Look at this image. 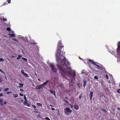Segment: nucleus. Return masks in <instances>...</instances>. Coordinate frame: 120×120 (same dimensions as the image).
<instances>
[{
    "label": "nucleus",
    "instance_id": "obj_13",
    "mask_svg": "<svg viewBox=\"0 0 120 120\" xmlns=\"http://www.w3.org/2000/svg\"><path fill=\"white\" fill-rule=\"evenodd\" d=\"M74 108L76 110H78L79 109V106L78 105H74Z\"/></svg>",
    "mask_w": 120,
    "mask_h": 120
},
{
    "label": "nucleus",
    "instance_id": "obj_50",
    "mask_svg": "<svg viewBox=\"0 0 120 120\" xmlns=\"http://www.w3.org/2000/svg\"><path fill=\"white\" fill-rule=\"evenodd\" d=\"M117 109L119 110H120V108H117Z\"/></svg>",
    "mask_w": 120,
    "mask_h": 120
},
{
    "label": "nucleus",
    "instance_id": "obj_5",
    "mask_svg": "<svg viewBox=\"0 0 120 120\" xmlns=\"http://www.w3.org/2000/svg\"><path fill=\"white\" fill-rule=\"evenodd\" d=\"M50 65L52 71L55 73H56L57 70L55 68V67L52 64H50Z\"/></svg>",
    "mask_w": 120,
    "mask_h": 120
},
{
    "label": "nucleus",
    "instance_id": "obj_2",
    "mask_svg": "<svg viewBox=\"0 0 120 120\" xmlns=\"http://www.w3.org/2000/svg\"><path fill=\"white\" fill-rule=\"evenodd\" d=\"M117 48L116 49V53L117 56L120 57V41L118 42L117 44Z\"/></svg>",
    "mask_w": 120,
    "mask_h": 120
},
{
    "label": "nucleus",
    "instance_id": "obj_25",
    "mask_svg": "<svg viewBox=\"0 0 120 120\" xmlns=\"http://www.w3.org/2000/svg\"><path fill=\"white\" fill-rule=\"evenodd\" d=\"M27 103V101H24L23 102V104H25V105H26V104Z\"/></svg>",
    "mask_w": 120,
    "mask_h": 120
},
{
    "label": "nucleus",
    "instance_id": "obj_15",
    "mask_svg": "<svg viewBox=\"0 0 120 120\" xmlns=\"http://www.w3.org/2000/svg\"><path fill=\"white\" fill-rule=\"evenodd\" d=\"M14 97L16 98L18 97V95L17 94H12Z\"/></svg>",
    "mask_w": 120,
    "mask_h": 120
},
{
    "label": "nucleus",
    "instance_id": "obj_10",
    "mask_svg": "<svg viewBox=\"0 0 120 120\" xmlns=\"http://www.w3.org/2000/svg\"><path fill=\"white\" fill-rule=\"evenodd\" d=\"M11 33H13L12 34H9V35L10 37H14L15 36V35L14 34V31H12L11 32Z\"/></svg>",
    "mask_w": 120,
    "mask_h": 120
},
{
    "label": "nucleus",
    "instance_id": "obj_45",
    "mask_svg": "<svg viewBox=\"0 0 120 120\" xmlns=\"http://www.w3.org/2000/svg\"><path fill=\"white\" fill-rule=\"evenodd\" d=\"M3 103H0V105L1 106H2L3 105H4L3 104Z\"/></svg>",
    "mask_w": 120,
    "mask_h": 120
},
{
    "label": "nucleus",
    "instance_id": "obj_17",
    "mask_svg": "<svg viewBox=\"0 0 120 120\" xmlns=\"http://www.w3.org/2000/svg\"><path fill=\"white\" fill-rule=\"evenodd\" d=\"M109 52L112 54L114 55H115L114 52L113 51H111Z\"/></svg>",
    "mask_w": 120,
    "mask_h": 120
},
{
    "label": "nucleus",
    "instance_id": "obj_44",
    "mask_svg": "<svg viewBox=\"0 0 120 120\" xmlns=\"http://www.w3.org/2000/svg\"><path fill=\"white\" fill-rule=\"evenodd\" d=\"M3 95V94L2 93L0 94V97L2 96Z\"/></svg>",
    "mask_w": 120,
    "mask_h": 120
},
{
    "label": "nucleus",
    "instance_id": "obj_34",
    "mask_svg": "<svg viewBox=\"0 0 120 120\" xmlns=\"http://www.w3.org/2000/svg\"><path fill=\"white\" fill-rule=\"evenodd\" d=\"M21 72L23 74L25 73L24 72V70H23L22 71H21Z\"/></svg>",
    "mask_w": 120,
    "mask_h": 120
},
{
    "label": "nucleus",
    "instance_id": "obj_26",
    "mask_svg": "<svg viewBox=\"0 0 120 120\" xmlns=\"http://www.w3.org/2000/svg\"><path fill=\"white\" fill-rule=\"evenodd\" d=\"M77 86H78V87L79 88H80V83H78L77 84Z\"/></svg>",
    "mask_w": 120,
    "mask_h": 120
},
{
    "label": "nucleus",
    "instance_id": "obj_3",
    "mask_svg": "<svg viewBox=\"0 0 120 120\" xmlns=\"http://www.w3.org/2000/svg\"><path fill=\"white\" fill-rule=\"evenodd\" d=\"M54 82L53 83L52 82H51L53 85V86L54 87H58L60 86V84L58 82L55 81H54Z\"/></svg>",
    "mask_w": 120,
    "mask_h": 120
},
{
    "label": "nucleus",
    "instance_id": "obj_56",
    "mask_svg": "<svg viewBox=\"0 0 120 120\" xmlns=\"http://www.w3.org/2000/svg\"><path fill=\"white\" fill-rule=\"evenodd\" d=\"M19 88H21V87H22V86H19Z\"/></svg>",
    "mask_w": 120,
    "mask_h": 120
},
{
    "label": "nucleus",
    "instance_id": "obj_20",
    "mask_svg": "<svg viewBox=\"0 0 120 120\" xmlns=\"http://www.w3.org/2000/svg\"><path fill=\"white\" fill-rule=\"evenodd\" d=\"M37 105L38 106H42V104L39 103H37Z\"/></svg>",
    "mask_w": 120,
    "mask_h": 120
},
{
    "label": "nucleus",
    "instance_id": "obj_1",
    "mask_svg": "<svg viewBox=\"0 0 120 120\" xmlns=\"http://www.w3.org/2000/svg\"><path fill=\"white\" fill-rule=\"evenodd\" d=\"M62 45L61 41H59L56 54V59L58 63L57 67L59 70V73L63 77L66 79H68L67 77L72 78L69 84L70 86H72L74 83V80L76 75L75 71V70H72L69 67L70 63L64 56L65 52H61V49L64 47Z\"/></svg>",
    "mask_w": 120,
    "mask_h": 120
},
{
    "label": "nucleus",
    "instance_id": "obj_61",
    "mask_svg": "<svg viewBox=\"0 0 120 120\" xmlns=\"http://www.w3.org/2000/svg\"><path fill=\"white\" fill-rule=\"evenodd\" d=\"M14 120H17V119H15Z\"/></svg>",
    "mask_w": 120,
    "mask_h": 120
},
{
    "label": "nucleus",
    "instance_id": "obj_42",
    "mask_svg": "<svg viewBox=\"0 0 120 120\" xmlns=\"http://www.w3.org/2000/svg\"><path fill=\"white\" fill-rule=\"evenodd\" d=\"M106 77L107 79H108V75H106Z\"/></svg>",
    "mask_w": 120,
    "mask_h": 120
},
{
    "label": "nucleus",
    "instance_id": "obj_52",
    "mask_svg": "<svg viewBox=\"0 0 120 120\" xmlns=\"http://www.w3.org/2000/svg\"><path fill=\"white\" fill-rule=\"evenodd\" d=\"M2 89V88H1L0 89V91H1V89Z\"/></svg>",
    "mask_w": 120,
    "mask_h": 120
},
{
    "label": "nucleus",
    "instance_id": "obj_46",
    "mask_svg": "<svg viewBox=\"0 0 120 120\" xmlns=\"http://www.w3.org/2000/svg\"><path fill=\"white\" fill-rule=\"evenodd\" d=\"M51 109L52 110H55V109L53 108H51Z\"/></svg>",
    "mask_w": 120,
    "mask_h": 120
},
{
    "label": "nucleus",
    "instance_id": "obj_33",
    "mask_svg": "<svg viewBox=\"0 0 120 120\" xmlns=\"http://www.w3.org/2000/svg\"><path fill=\"white\" fill-rule=\"evenodd\" d=\"M94 78L95 79H98V78L97 76H94Z\"/></svg>",
    "mask_w": 120,
    "mask_h": 120
},
{
    "label": "nucleus",
    "instance_id": "obj_11",
    "mask_svg": "<svg viewBox=\"0 0 120 120\" xmlns=\"http://www.w3.org/2000/svg\"><path fill=\"white\" fill-rule=\"evenodd\" d=\"M49 91L50 93H52L55 96H56L55 91H53L51 90H49Z\"/></svg>",
    "mask_w": 120,
    "mask_h": 120
},
{
    "label": "nucleus",
    "instance_id": "obj_35",
    "mask_svg": "<svg viewBox=\"0 0 120 120\" xmlns=\"http://www.w3.org/2000/svg\"><path fill=\"white\" fill-rule=\"evenodd\" d=\"M58 113H57V115H60V113H59V110H58Z\"/></svg>",
    "mask_w": 120,
    "mask_h": 120
},
{
    "label": "nucleus",
    "instance_id": "obj_27",
    "mask_svg": "<svg viewBox=\"0 0 120 120\" xmlns=\"http://www.w3.org/2000/svg\"><path fill=\"white\" fill-rule=\"evenodd\" d=\"M45 119L47 120H50V119H49V118L48 117H45Z\"/></svg>",
    "mask_w": 120,
    "mask_h": 120
},
{
    "label": "nucleus",
    "instance_id": "obj_49",
    "mask_svg": "<svg viewBox=\"0 0 120 120\" xmlns=\"http://www.w3.org/2000/svg\"><path fill=\"white\" fill-rule=\"evenodd\" d=\"M4 104H7V102L6 101H5L4 102Z\"/></svg>",
    "mask_w": 120,
    "mask_h": 120
},
{
    "label": "nucleus",
    "instance_id": "obj_22",
    "mask_svg": "<svg viewBox=\"0 0 120 120\" xmlns=\"http://www.w3.org/2000/svg\"><path fill=\"white\" fill-rule=\"evenodd\" d=\"M32 106L34 107V110H37V111H38V110H37V109H36V106L35 105H32Z\"/></svg>",
    "mask_w": 120,
    "mask_h": 120
},
{
    "label": "nucleus",
    "instance_id": "obj_4",
    "mask_svg": "<svg viewBox=\"0 0 120 120\" xmlns=\"http://www.w3.org/2000/svg\"><path fill=\"white\" fill-rule=\"evenodd\" d=\"M71 110L69 108H67L64 109V112L67 115H69V112H71Z\"/></svg>",
    "mask_w": 120,
    "mask_h": 120
},
{
    "label": "nucleus",
    "instance_id": "obj_29",
    "mask_svg": "<svg viewBox=\"0 0 120 120\" xmlns=\"http://www.w3.org/2000/svg\"><path fill=\"white\" fill-rule=\"evenodd\" d=\"M117 92L118 93L120 94V89H118L117 91Z\"/></svg>",
    "mask_w": 120,
    "mask_h": 120
},
{
    "label": "nucleus",
    "instance_id": "obj_18",
    "mask_svg": "<svg viewBox=\"0 0 120 120\" xmlns=\"http://www.w3.org/2000/svg\"><path fill=\"white\" fill-rule=\"evenodd\" d=\"M3 100L2 98H0V103H3Z\"/></svg>",
    "mask_w": 120,
    "mask_h": 120
},
{
    "label": "nucleus",
    "instance_id": "obj_30",
    "mask_svg": "<svg viewBox=\"0 0 120 120\" xmlns=\"http://www.w3.org/2000/svg\"><path fill=\"white\" fill-rule=\"evenodd\" d=\"M6 1L8 2V3H11V0H8Z\"/></svg>",
    "mask_w": 120,
    "mask_h": 120
},
{
    "label": "nucleus",
    "instance_id": "obj_41",
    "mask_svg": "<svg viewBox=\"0 0 120 120\" xmlns=\"http://www.w3.org/2000/svg\"><path fill=\"white\" fill-rule=\"evenodd\" d=\"M12 93V92H8L7 93V94H9L11 93Z\"/></svg>",
    "mask_w": 120,
    "mask_h": 120
},
{
    "label": "nucleus",
    "instance_id": "obj_55",
    "mask_svg": "<svg viewBox=\"0 0 120 120\" xmlns=\"http://www.w3.org/2000/svg\"><path fill=\"white\" fill-rule=\"evenodd\" d=\"M5 79H6V80H7V77H6V76H5Z\"/></svg>",
    "mask_w": 120,
    "mask_h": 120
},
{
    "label": "nucleus",
    "instance_id": "obj_47",
    "mask_svg": "<svg viewBox=\"0 0 120 120\" xmlns=\"http://www.w3.org/2000/svg\"><path fill=\"white\" fill-rule=\"evenodd\" d=\"M20 96H23V94H21V93H20Z\"/></svg>",
    "mask_w": 120,
    "mask_h": 120
},
{
    "label": "nucleus",
    "instance_id": "obj_16",
    "mask_svg": "<svg viewBox=\"0 0 120 120\" xmlns=\"http://www.w3.org/2000/svg\"><path fill=\"white\" fill-rule=\"evenodd\" d=\"M22 58L23 60H24L25 61H27V59L26 58L22 57Z\"/></svg>",
    "mask_w": 120,
    "mask_h": 120
},
{
    "label": "nucleus",
    "instance_id": "obj_63",
    "mask_svg": "<svg viewBox=\"0 0 120 120\" xmlns=\"http://www.w3.org/2000/svg\"><path fill=\"white\" fill-rule=\"evenodd\" d=\"M49 86H50L49 85Z\"/></svg>",
    "mask_w": 120,
    "mask_h": 120
},
{
    "label": "nucleus",
    "instance_id": "obj_6",
    "mask_svg": "<svg viewBox=\"0 0 120 120\" xmlns=\"http://www.w3.org/2000/svg\"><path fill=\"white\" fill-rule=\"evenodd\" d=\"M51 82V80H47L46 81H45V82L41 84V86L42 88H43V87L46 86L48 83H49L50 82Z\"/></svg>",
    "mask_w": 120,
    "mask_h": 120
},
{
    "label": "nucleus",
    "instance_id": "obj_58",
    "mask_svg": "<svg viewBox=\"0 0 120 120\" xmlns=\"http://www.w3.org/2000/svg\"><path fill=\"white\" fill-rule=\"evenodd\" d=\"M1 79L0 78V82L1 81Z\"/></svg>",
    "mask_w": 120,
    "mask_h": 120
},
{
    "label": "nucleus",
    "instance_id": "obj_64",
    "mask_svg": "<svg viewBox=\"0 0 120 120\" xmlns=\"http://www.w3.org/2000/svg\"><path fill=\"white\" fill-rule=\"evenodd\" d=\"M22 53H23V51H22Z\"/></svg>",
    "mask_w": 120,
    "mask_h": 120
},
{
    "label": "nucleus",
    "instance_id": "obj_21",
    "mask_svg": "<svg viewBox=\"0 0 120 120\" xmlns=\"http://www.w3.org/2000/svg\"><path fill=\"white\" fill-rule=\"evenodd\" d=\"M26 77H28V74L26 73H24L23 74Z\"/></svg>",
    "mask_w": 120,
    "mask_h": 120
},
{
    "label": "nucleus",
    "instance_id": "obj_28",
    "mask_svg": "<svg viewBox=\"0 0 120 120\" xmlns=\"http://www.w3.org/2000/svg\"><path fill=\"white\" fill-rule=\"evenodd\" d=\"M19 85L20 86H22V87H23V84H22V83H19Z\"/></svg>",
    "mask_w": 120,
    "mask_h": 120
},
{
    "label": "nucleus",
    "instance_id": "obj_57",
    "mask_svg": "<svg viewBox=\"0 0 120 120\" xmlns=\"http://www.w3.org/2000/svg\"><path fill=\"white\" fill-rule=\"evenodd\" d=\"M27 106H28V107H29L30 106V105H27Z\"/></svg>",
    "mask_w": 120,
    "mask_h": 120
},
{
    "label": "nucleus",
    "instance_id": "obj_31",
    "mask_svg": "<svg viewBox=\"0 0 120 120\" xmlns=\"http://www.w3.org/2000/svg\"><path fill=\"white\" fill-rule=\"evenodd\" d=\"M24 98L25 101H27L26 97L25 95L24 96Z\"/></svg>",
    "mask_w": 120,
    "mask_h": 120
},
{
    "label": "nucleus",
    "instance_id": "obj_43",
    "mask_svg": "<svg viewBox=\"0 0 120 120\" xmlns=\"http://www.w3.org/2000/svg\"><path fill=\"white\" fill-rule=\"evenodd\" d=\"M20 91L21 92H23V90L22 89H20Z\"/></svg>",
    "mask_w": 120,
    "mask_h": 120
},
{
    "label": "nucleus",
    "instance_id": "obj_7",
    "mask_svg": "<svg viewBox=\"0 0 120 120\" xmlns=\"http://www.w3.org/2000/svg\"><path fill=\"white\" fill-rule=\"evenodd\" d=\"M95 68H97L98 69H100V70H102L103 68L102 66H100L97 64H96V65L95 66Z\"/></svg>",
    "mask_w": 120,
    "mask_h": 120
},
{
    "label": "nucleus",
    "instance_id": "obj_12",
    "mask_svg": "<svg viewBox=\"0 0 120 120\" xmlns=\"http://www.w3.org/2000/svg\"><path fill=\"white\" fill-rule=\"evenodd\" d=\"M93 92H90V94L89 95V96L90 97V99L91 100L92 97H93Z\"/></svg>",
    "mask_w": 120,
    "mask_h": 120
},
{
    "label": "nucleus",
    "instance_id": "obj_9",
    "mask_svg": "<svg viewBox=\"0 0 120 120\" xmlns=\"http://www.w3.org/2000/svg\"><path fill=\"white\" fill-rule=\"evenodd\" d=\"M89 61L92 64L94 65L95 66L97 64L96 63L94 62L93 60H91L90 59L89 60Z\"/></svg>",
    "mask_w": 120,
    "mask_h": 120
},
{
    "label": "nucleus",
    "instance_id": "obj_60",
    "mask_svg": "<svg viewBox=\"0 0 120 120\" xmlns=\"http://www.w3.org/2000/svg\"><path fill=\"white\" fill-rule=\"evenodd\" d=\"M120 86V83L119 84V86Z\"/></svg>",
    "mask_w": 120,
    "mask_h": 120
},
{
    "label": "nucleus",
    "instance_id": "obj_23",
    "mask_svg": "<svg viewBox=\"0 0 120 120\" xmlns=\"http://www.w3.org/2000/svg\"><path fill=\"white\" fill-rule=\"evenodd\" d=\"M7 30L9 31H11V29L9 27H8L7 29Z\"/></svg>",
    "mask_w": 120,
    "mask_h": 120
},
{
    "label": "nucleus",
    "instance_id": "obj_32",
    "mask_svg": "<svg viewBox=\"0 0 120 120\" xmlns=\"http://www.w3.org/2000/svg\"><path fill=\"white\" fill-rule=\"evenodd\" d=\"M3 20L5 21H6L7 20V19L6 18H3Z\"/></svg>",
    "mask_w": 120,
    "mask_h": 120
},
{
    "label": "nucleus",
    "instance_id": "obj_19",
    "mask_svg": "<svg viewBox=\"0 0 120 120\" xmlns=\"http://www.w3.org/2000/svg\"><path fill=\"white\" fill-rule=\"evenodd\" d=\"M22 56L20 55H19L18 56V57L17 58V59H19L20 58L22 57Z\"/></svg>",
    "mask_w": 120,
    "mask_h": 120
},
{
    "label": "nucleus",
    "instance_id": "obj_62",
    "mask_svg": "<svg viewBox=\"0 0 120 120\" xmlns=\"http://www.w3.org/2000/svg\"><path fill=\"white\" fill-rule=\"evenodd\" d=\"M14 56H12V57H13Z\"/></svg>",
    "mask_w": 120,
    "mask_h": 120
},
{
    "label": "nucleus",
    "instance_id": "obj_40",
    "mask_svg": "<svg viewBox=\"0 0 120 120\" xmlns=\"http://www.w3.org/2000/svg\"><path fill=\"white\" fill-rule=\"evenodd\" d=\"M4 60L2 58H0V61H2V60Z\"/></svg>",
    "mask_w": 120,
    "mask_h": 120
},
{
    "label": "nucleus",
    "instance_id": "obj_51",
    "mask_svg": "<svg viewBox=\"0 0 120 120\" xmlns=\"http://www.w3.org/2000/svg\"><path fill=\"white\" fill-rule=\"evenodd\" d=\"M38 80H39V81H40V79H38Z\"/></svg>",
    "mask_w": 120,
    "mask_h": 120
},
{
    "label": "nucleus",
    "instance_id": "obj_53",
    "mask_svg": "<svg viewBox=\"0 0 120 120\" xmlns=\"http://www.w3.org/2000/svg\"><path fill=\"white\" fill-rule=\"evenodd\" d=\"M65 102H66V103H68V101H65Z\"/></svg>",
    "mask_w": 120,
    "mask_h": 120
},
{
    "label": "nucleus",
    "instance_id": "obj_38",
    "mask_svg": "<svg viewBox=\"0 0 120 120\" xmlns=\"http://www.w3.org/2000/svg\"><path fill=\"white\" fill-rule=\"evenodd\" d=\"M81 97H82L81 95H80L79 97V98L80 99H81Z\"/></svg>",
    "mask_w": 120,
    "mask_h": 120
},
{
    "label": "nucleus",
    "instance_id": "obj_24",
    "mask_svg": "<svg viewBox=\"0 0 120 120\" xmlns=\"http://www.w3.org/2000/svg\"><path fill=\"white\" fill-rule=\"evenodd\" d=\"M9 90V88H7L4 90V91H6L7 90Z\"/></svg>",
    "mask_w": 120,
    "mask_h": 120
},
{
    "label": "nucleus",
    "instance_id": "obj_14",
    "mask_svg": "<svg viewBox=\"0 0 120 120\" xmlns=\"http://www.w3.org/2000/svg\"><path fill=\"white\" fill-rule=\"evenodd\" d=\"M83 81L84 82L83 86H84V88H85V86L86 85V81L84 80H83Z\"/></svg>",
    "mask_w": 120,
    "mask_h": 120
},
{
    "label": "nucleus",
    "instance_id": "obj_59",
    "mask_svg": "<svg viewBox=\"0 0 120 120\" xmlns=\"http://www.w3.org/2000/svg\"><path fill=\"white\" fill-rule=\"evenodd\" d=\"M71 108H72V105H71Z\"/></svg>",
    "mask_w": 120,
    "mask_h": 120
},
{
    "label": "nucleus",
    "instance_id": "obj_36",
    "mask_svg": "<svg viewBox=\"0 0 120 120\" xmlns=\"http://www.w3.org/2000/svg\"><path fill=\"white\" fill-rule=\"evenodd\" d=\"M102 111H103L105 112H106V110L105 109H102Z\"/></svg>",
    "mask_w": 120,
    "mask_h": 120
},
{
    "label": "nucleus",
    "instance_id": "obj_8",
    "mask_svg": "<svg viewBox=\"0 0 120 120\" xmlns=\"http://www.w3.org/2000/svg\"><path fill=\"white\" fill-rule=\"evenodd\" d=\"M42 88L41 86V85H40L36 86L35 89L37 90H40Z\"/></svg>",
    "mask_w": 120,
    "mask_h": 120
},
{
    "label": "nucleus",
    "instance_id": "obj_48",
    "mask_svg": "<svg viewBox=\"0 0 120 120\" xmlns=\"http://www.w3.org/2000/svg\"><path fill=\"white\" fill-rule=\"evenodd\" d=\"M6 4H7V3H6L5 2V3H4V4H3V5H6Z\"/></svg>",
    "mask_w": 120,
    "mask_h": 120
},
{
    "label": "nucleus",
    "instance_id": "obj_39",
    "mask_svg": "<svg viewBox=\"0 0 120 120\" xmlns=\"http://www.w3.org/2000/svg\"><path fill=\"white\" fill-rule=\"evenodd\" d=\"M13 40H14V41H17L18 42V41L16 39L13 38Z\"/></svg>",
    "mask_w": 120,
    "mask_h": 120
},
{
    "label": "nucleus",
    "instance_id": "obj_54",
    "mask_svg": "<svg viewBox=\"0 0 120 120\" xmlns=\"http://www.w3.org/2000/svg\"><path fill=\"white\" fill-rule=\"evenodd\" d=\"M50 106H51V107H53V106H52V105H50Z\"/></svg>",
    "mask_w": 120,
    "mask_h": 120
},
{
    "label": "nucleus",
    "instance_id": "obj_37",
    "mask_svg": "<svg viewBox=\"0 0 120 120\" xmlns=\"http://www.w3.org/2000/svg\"><path fill=\"white\" fill-rule=\"evenodd\" d=\"M0 71L2 73H5L3 71H2L1 70H0Z\"/></svg>",
    "mask_w": 120,
    "mask_h": 120
}]
</instances>
